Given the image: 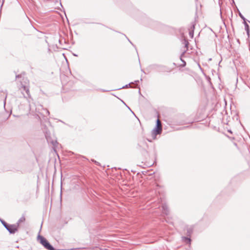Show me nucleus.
Instances as JSON below:
<instances>
[{
    "instance_id": "1",
    "label": "nucleus",
    "mask_w": 250,
    "mask_h": 250,
    "mask_svg": "<svg viewBox=\"0 0 250 250\" xmlns=\"http://www.w3.org/2000/svg\"><path fill=\"white\" fill-rule=\"evenodd\" d=\"M21 90L24 99L27 101L28 104H29V114L34 116L37 120H40V117L39 115L40 113L37 111V108L35 107L34 104H30V103L33 100V99L30 94L29 86L26 85H22L21 88Z\"/></svg>"
},
{
    "instance_id": "2",
    "label": "nucleus",
    "mask_w": 250,
    "mask_h": 250,
    "mask_svg": "<svg viewBox=\"0 0 250 250\" xmlns=\"http://www.w3.org/2000/svg\"><path fill=\"white\" fill-rule=\"evenodd\" d=\"M38 240L46 249L48 250H56L55 249L43 236L39 235L38 236Z\"/></svg>"
},
{
    "instance_id": "3",
    "label": "nucleus",
    "mask_w": 250,
    "mask_h": 250,
    "mask_svg": "<svg viewBox=\"0 0 250 250\" xmlns=\"http://www.w3.org/2000/svg\"><path fill=\"white\" fill-rule=\"evenodd\" d=\"M162 131L161 122L159 119H157L156 121V125L155 127L152 131V135L153 136H155L161 133Z\"/></svg>"
},
{
    "instance_id": "4",
    "label": "nucleus",
    "mask_w": 250,
    "mask_h": 250,
    "mask_svg": "<svg viewBox=\"0 0 250 250\" xmlns=\"http://www.w3.org/2000/svg\"><path fill=\"white\" fill-rule=\"evenodd\" d=\"M18 225L16 224L9 225L7 224V227L5 229L8 231L10 234H14L16 233L19 229Z\"/></svg>"
},
{
    "instance_id": "5",
    "label": "nucleus",
    "mask_w": 250,
    "mask_h": 250,
    "mask_svg": "<svg viewBox=\"0 0 250 250\" xmlns=\"http://www.w3.org/2000/svg\"><path fill=\"white\" fill-rule=\"evenodd\" d=\"M152 69H158L159 71L164 72L166 71V67L165 66L159 65L158 64H153L151 66Z\"/></svg>"
},
{
    "instance_id": "6",
    "label": "nucleus",
    "mask_w": 250,
    "mask_h": 250,
    "mask_svg": "<svg viewBox=\"0 0 250 250\" xmlns=\"http://www.w3.org/2000/svg\"><path fill=\"white\" fill-rule=\"evenodd\" d=\"M162 213L165 215H167L169 212L167 206L166 204H163L162 206Z\"/></svg>"
},
{
    "instance_id": "7",
    "label": "nucleus",
    "mask_w": 250,
    "mask_h": 250,
    "mask_svg": "<svg viewBox=\"0 0 250 250\" xmlns=\"http://www.w3.org/2000/svg\"><path fill=\"white\" fill-rule=\"evenodd\" d=\"M25 221V217L24 215H22L18 221L17 223H16V225H18V227L20 228L21 224L22 223H24Z\"/></svg>"
},
{
    "instance_id": "8",
    "label": "nucleus",
    "mask_w": 250,
    "mask_h": 250,
    "mask_svg": "<svg viewBox=\"0 0 250 250\" xmlns=\"http://www.w3.org/2000/svg\"><path fill=\"white\" fill-rule=\"evenodd\" d=\"M46 139L48 142L51 143L54 147H57V145L58 144V143L56 140L50 141V139L47 137H46Z\"/></svg>"
},
{
    "instance_id": "9",
    "label": "nucleus",
    "mask_w": 250,
    "mask_h": 250,
    "mask_svg": "<svg viewBox=\"0 0 250 250\" xmlns=\"http://www.w3.org/2000/svg\"><path fill=\"white\" fill-rule=\"evenodd\" d=\"M182 240L187 244H190L191 242V239L188 237H182Z\"/></svg>"
},
{
    "instance_id": "10",
    "label": "nucleus",
    "mask_w": 250,
    "mask_h": 250,
    "mask_svg": "<svg viewBox=\"0 0 250 250\" xmlns=\"http://www.w3.org/2000/svg\"><path fill=\"white\" fill-rule=\"evenodd\" d=\"M244 25H245V30L247 31V34L249 35V32H250V31H249V26L248 24L247 23V22L246 21H244Z\"/></svg>"
},
{
    "instance_id": "11",
    "label": "nucleus",
    "mask_w": 250,
    "mask_h": 250,
    "mask_svg": "<svg viewBox=\"0 0 250 250\" xmlns=\"http://www.w3.org/2000/svg\"><path fill=\"white\" fill-rule=\"evenodd\" d=\"M0 221L1 223V224L3 225V226L5 228L6 227H7L8 224L6 222H5L3 220L0 218Z\"/></svg>"
},
{
    "instance_id": "12",
    "label": "nucleus",
    "mask_w": 250,
    "mask_h": 250,
    "mask_svg": "<svg viewBox=\"0 0 250 250\" xmlns=\"http://www.w3.org/2000/svg\"><path fill=\"white\" fill-rule=\"evenodd\" d=\"M192 233V229L189 228V229H188V230H187V234H188V236H190V234H191Z\"/></svg>"
},
{
    "instance_id": "13",
    "label": "nucleus",
    "mask_w": 250,
    "mask_h": 250,
    "mask_svg": "<svg viewBox=\"0 0 250 250\" xmlns=\"http://www.w3.org/2000/svg\"><path fill=\"white\" fill-rule=\"evenodd\" d=\"M189 34L191 38H193L194 35V31L193 30H189Z\"/></svg>"
},
{
    "instance_id": "14",
    "label": "nucleus",
    "mask_w": 250,
    "mask_h": 250,
    "mask_svg": "<svg viewBox=\"0 0 250 250\" xmlns=\"http://www.w3.org/2000/svg\"><path fill=\"white\" fill-rule=\"evenodd\" d=\"M185 46L186 48H188V42L187 40H184Z\"/></svg>"
},
{
    "instance_id": "15",
    "label": "nucleus",
    "mask_w": 250,
    "mask_h": 250,
    "mask_svg": "<svg viewBox=\"0 0 250 250\" xmlns=\"http://www.w3.org/2000/svg\"><path fill=\"white\" fill-rule=\"evenodd\" d=\"M194 28H195V24L193 23H192V24L189 28V30H193L194 31Z\"/></svg>"
},
{
    "instance_id": "16",
    "label": "nucleus",
    "mask_w": 250,
    "mask_h": 250,
    "mask_svg": "<svg viewBox=\"0 0 250 250\" xmlns=\"http://www.w3.org/2000/svg\"><path fill=\"white\" fill-rule=\"evenodd\" d=\"M239 16L244 20V21H246V19L240 13H239Z\"/></svg>"
},
{
    "instance_id": "17",
    "label": "nucleus",
    "mask_w": 250,
    "mask_h": 250,
    "mask_svg": "<svg viewBox=\"0 0 250 250\" xmlns=\"http://www.w3.org/2000/svg\"><path fill=\"white\" fill-rule=\"evenodd\" d=\"M43 111L45 112L46 115H49V112L48 110L45 109H43Z\"/></svg>"
},
{
    "instance_id": "18",
    "label": "nucleus",
    "mask_w": 250,
    "mask_h": 250,
    "mask_svg": "<svg viewBox=\"0 0 250 250\" xmlns=\"http://www.w3.org/2000/svg\"><path fill=\"white\" fill-rule=\"evenodd\" d=\"M181 60L182 61V62H183V65L182 66H185L186 64V62L185 61L183 60L182 59H181Z\"/></svg>"
},
{
    "instance_id": "19",
    "label": "nucleus",
    "mask_w": 250,
    "mask_h": 250,
    "mask_svg": "<svg viewBox=\"0 0 250 250\" xmlns=\"http://www.w3.org/2000/svg\"><path fill=\"white\" fill-rule=\"evenodd\" d=\"M131 84V83H129L128 84H126V85H125V86H123V87H122V88H127V87H128V85H130Z\"/></svg>"
},
{
    "instance_id": "20",
    "label": "nucleus",
    "mask_w": 250,
    "mask_h": 250,
    "mask_svg": "<svg viewBox=\"0 0 250 250\" xmlns=\"http://www.w3.org/2000/svg\"><path fill=\"white\" fill-rule=\"evenodd\" d=\"M20 77V75H17L16 76V78H19Z\"/></svg>"
},
{
    "instance_id": "21",
    "label": "nucleus",
    "mask_w": 250,
    "mask_h": 250,
    "mask_svg": "<svg viewBox=\"0 0 250 250\" xmlns=\"http://www.w3.org/2000/svg\"><path fill=\"white\" fill-rule=\"evenodd\" d=\"M128 41L130 42V43H131L132 44V43L131 42H130V40H129V39H128Z\"/></svg>"
},
{
    "instance_id": "22",
    "label": "nucleus",
    "mask_w": 250,
    "mask_h": 250,
    "mask_svg": "<svg viewBox=\"0 0 250 250\" xmlns=\"http://www.w3.org/2000/svg\"><path fill=\"white\" fill-rule=\"evenodd\" d=\"M135 83H139V81L138 80V81H135Z\"/></svg>"
},
{
    "instance_id": "23",
    "label": "nucleus",
    "mask_w": 250,
    "mask_h": 250,
    "mask_svg": "<svg viewBox=\"0 0 250 250\" xmlns=\"http://www.w3.org/2000/svg\"><path fill=\"white\" fill-rule=\"evenodd\" d=\"M6 99V96L5 97L4 103L5 102Z\"/></svg>"
},
{
    "instance_id": "24",
    "label": "nucleus",
    "mask_w": 250,
    "mask_h": 250,
    "mask_svg": "<svg viewBox=\"0 0 250 250\" xmlns=\"http://www.w3.org/2000/svg\"><path fill=\"white\" fill-rule=\"evenodd\" d=\"M2 5H3V3L1 5V8L2 7Z\"/></svg>"
},
{
    "instance_id": "25",
    "label": "nucleus",
    "mask_w": 250,
    "mask_h": 250,
    "mask_svg": "<svg viewBox=\"0 0 250 250\" xmlns=\"http://www.w3.org/2000/svg\"><path fill=\"white\" fill-rule=\"evenodd\" d=\"M249 22L250 23V21H249Z\"/></svg>"
}]
</instances>
